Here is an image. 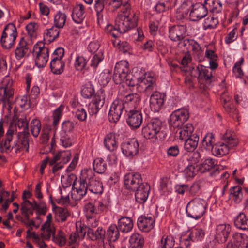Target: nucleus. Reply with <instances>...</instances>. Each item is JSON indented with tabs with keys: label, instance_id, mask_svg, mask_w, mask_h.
Segmentation results:
<instances>
[{
	"label": "nucleus",
	"instance_id": "1",
	"mask_svg": "<svg viewBox=\"0 0 248 248\" xmlns=\"http://www.w3.org/2000/svg\"><path fill=\"white\" fill-rule=\"evenodd\" d=\"M122 13L116 17L115 26L121 33H125L137 26L138 14L131 11L129 3L123 5Z\"/></svg>",
	"mask_w": 248,
	"mask_h": 248
},
{
	"label": "nucleus",
	"instance_id": "2",
	"mask_svg": "<svg viewBox=\"0 0 248 248\" xmlns=\"http://www.w3.org/2000/svg\"><path fill=\"white\" fill-rule=\"evenodd\" d=\"M222 142H218L213 147V154L217 157L227 155L229 151L238 144V140L230 131H226L221 137Z\"/></svg>",
	"mask_w": 248,
	"mask_h": 248
},
{
	"label": "nucleus",
	"instance_id": "3",
	"mask_svg": "<svg viewBox=\"0 0 248 248\" xmlns=\"http://www.w3.org/2000/svg\"><path fill=\"white\" fill-rule=\"evenodd\" d=\"M207 206V202L202 199H195L187 204L186 213L189 217L198 219L205 213Z\"/></svg>",
	"mask_w": 248,
	"mask_h": 248
},
{
	"label": "nucleus",
	"instance_id": "4",
	"mask_svg": "<svg viewBox=\"0 0 248 248\" xmlns=\"http://www.w3.org/2000/svg\"><path fill=\"white\" fill-rule=\"evenodd\" d=\"M17 36V30L14 24L9 23L4 28L2 32L0 43L5 49H10L14 45Z\"/></svg>",
	"mask_w": 248,
	"mask_h": 248
},
{
	"label": "nucleus",
	"instance_id": "5",
	"mask_svg": "<svg viewBox=\"0 0 248 248\" xmlns=\"http://www.w3.org/2000/svg\"><path fill=\"white\" fill-rule=\"evenodd\" d=\"M87 177L86 171L84 170L81 173L80 180L74 182L71 194V197L73 200L80 201L87 193L88 190Z\"/></svg>",
	"mask_w": 248,
	"mask_h": 248
},
{
	"label": "nucleus",
	"instance_id": "6",
	"mask_svg": "<svg viewBox=\"0 0 248 248\" xmlns=\"http://www.w3.org/2000/svg\"><path fill=\"white\" fill-rule=\"evenodd\" d=\"M156 90V78L153 76L145 75L144 77L138 78L137 90L139 92L149 94Z\"/></svg>",
	"mask_w": 248,
	"mask_h": 248
},
{
	"label": "nucleus",
	"instance_id": "7",
	"mask_svg": "<svg viewBox=\"0 0 248 248\" xmlns=\"http://www.w3.org/2000/svg\"><path fill=\"white\" fill-rule=\"evenodd\" d=\"M161 126L160 120L157 118L152 119L143 127L142 134L146 139L156 140L159 136Z\"/></svg>",
	"mask_w": 248,
	"mask_h": 248
},
{
	"label": "nucleus",
	"instance_id": "8",
	"mask_svg": "<svg viewBox=\"0 0 248 248\" xmlns=\"http://www.w3.org/2000/svg\"><path fill=\"white\" fill-rule=\"evenodd\" d=\"M12 86V80L8 79L4 81L2 86L0 87V104L2 103L3 107H6L8 105L11 108L14 94Z\"/></svg>",
	"mask_w": 248,
	"mask_h": 248
},
{
	"label": "nucleus",
	"instance_id": "9",
	"mask_svg": "<svg viewBox=\"0 0 248 248\" xmlns=\"http://www.w3.org/2000/svg\"><path fill=\"white\" fill-rule=\"evenodd\" d=\"M33 53L36 55L35 64L38 67H44L49 57L48 48L42 42L36 44L33 47Z\"/></svg>",
	"mask_w": 248,
	"mask_h": 248
},
{
	"label": "nucleus",
	"instance_id": "10",
	"mask_svg": "<svg viewBox=\"0 0 248 248\" xmlns=\"http://www.w3.org/2000/svg\"><path fill=\"white\" fill-rule=\"evenodd\" d=\"M130 74L128 62L126 61H121L115 65L113 79L116 84H120L124 83Z\"/></svg>",
	"mask_w": 248,
	"mask_h": 248
},
{
	"label": "nucleus",
	"instance_id": "11",
	"mask_svg": "<svg viewBox=\"0 0 248 248\" xmlns=\"http://www.w3.org/2000/svg\"><path fill=\"white\" fill-rule=\"evenodd\" d=\"M188 118L189 113L186 109H178L170 115L169 123L174 128L179 127L183 125Z\"/></svg>",
	"mask_w": 248,
	"mask_h": 248
},
{
	"label": "nucleus",
	"instance_id": "12",
	"mask_svg": "<svg viewBox=\"0 0 248 248\" xmlns=\"http://www.w3.org/2000/svg\"><path fill=\"white\" fill-rule=\"evenodd\" d=\"M125 108L124 103L120 99L115 100L110 108L108 113V119L111 123H116L120 119Z\"/></svg>",
	"mask_w": 248,
	"mask_h": 248
},
{
	"label": "nucleus",
	"instance_id": "13",
	"mask_svg": "<svg viewBox=\"0 0 248 248\" xmlns=\"http://www.w3.org/2000/svg\"><path fill=\"white\" fill-rule=\"evenodd\" d=\"M141 175L139 173H128L124 177V185L126 189L135 191L142 184Z\"/></svg>",
	"mask_w": 248,
	"mask_h": 248
},
{
	"label": "nucleus",
	"instance_id": "14",
	"mask_svg": "<svg viewBox=\"0 0 248 248\" xmlns=\"http://www.w3.org/2000/svg\"><path fill=\"white\" fill-rule=\"evenodd\" d=\"M88 190L94 194H101L103 191L102 183L94 177L91 170H85Z\"/></svg>",
	"mask_w": 248,
	"mask_h": 248
},
{
	"label": "nucleus",
	"instance_id": "15",
	"mask_svg": "<svg viewBox=\"0 0 248 248\" xmlns=\"http://www.w3.org/2000/svg\"><path fill=\"white\" fill-rule=\"evenodd\" d=\"M139 149L138 140L135 138L124 141L121 144V149L123 154L127 157L136 155Z\"/></svg>",
	"mask_w": 248,
	"mask_h": 248
},
{
	"label": "nucleus",
	"instance_id": "16",
	"mask_svg": "<svg viewBox=\"0 0 248 248\" xmlns=\"http://www.w3.org/2000/svg\"><path fill=\"white\" fill-rule=\"evenodd\" d=\"M124 111L127 113L126 119L127 124L132 128H139L142 122L141 112L137 109H128L127 108H126Z\"/></svg>",
	"mask_w": 248,
	"mask_h": 248
},
{
	"label": "nucleus",
	"instance_id": "17",
	"mask_svg": "<svg viewBox=\"0 0 248 248\" xmlns=\"http://www.w3.org/2000/svg\"><path fill=\"white\" fill-rule=\"evenodd\" d=\"M150 98V107L154 112H158L162 108L166 95L156 90L153 91Z\"/></svg>",
	"mask_w": 248,
	"mask_h": 248
},
{
	"label": "nucleus",
	"instance_id": "18",
	"mask_svg": "<svg viewBox=\"0 0 248 248\" xmlns=\"http://www.w3.org/2000/svg\"><path fill=\"white\" fill-rule=\"evenodd\" d=\"M105 100V94L98 93L88 106V111L90 115H96L103 106Z\"/></svg>",
	"mask_w": 248,
	"mask_h": 248
},
{
	"label": "nucleus",
	"instance_id": "19",
	"mask_svg": "<svg viewBox=\"0 0 248 248\" xmlns=\"http://www.w3.org/2000/svg\"><path fill=\"white\" fill-rule=\"evenodd\" d=\"M186 25H177L171 27L169 30V37L172 41H179L186 36Z\"/></svg>",
	"mask_w": 248,
	"mask_h": 248
},
{
	"label": "nucleus",
	"instance_id": "20",
	"mask_svg": "<svg viewBox=\"0 0 248 248\" xmlns=\"http://www.w3.org/2000/svg\"><path fill=\"white\" fill-rule=\"evenodd\" d=\"M155 219L151 216H141L138 219L137 225L140 230L148 232L154 227Z\"/></svg>",
	"mask_w": 248,
	"mask_h": 248
},
{
	"label": "nucleus",
	"instance_id": "21",
	"mask_svg": "<svg viewBox=\"0 0 248 248\" xmlns=\"http://www.w3.org/2000/svg\"><path fill=\"white\" fill-rule=\"evenodd\" d=\"M216 231L215 239L219 243H224L230 233L231 227L229 224H219L217 226Z\"/></svg>",
	"mask_w": 248,
	"mask_h": 248
},
{
	"label": "nucleus",
	"instance_id": "22",
	"mask_svg": "<svg viewBox=\"0 0 248 248\" xmlns=\"http://www.w3.org/2000/svg\"><path fill=\"white\" fill-rule=\"evenodd\" d=\"M30 45L26 42L24 37H22L15 50V55L17 60H20L28 56L31 51Z\"/></svg>",
	"mask_w": 248,
	"mask_h": 248
},
{
	"label": "nucleus",
	"instance_id": "23",
	"mask_svg": "<svg viewBox=\"0 0 248 248\" xmlns=\"http://www.w3.org/2000/svg\"><path fill=\"white\" fill-rule=\"evenodd\" d=\"M150 187L147 183H142L135 191L136 201L140 203H144L147 199Z\"/></svg>",
	"mask_w": 248,
	"mask_h": 248
},
{
	"label": "nucleus",
	"instance_id": "24",
	"mask_svg": "<svg viewBox=\"0 0 248 248\" xmlns=\"http://www.w3.org/2000/svg\"><path fill=\"white\" fill-rule=\"evenodd\" d=\"M208 11L206 7L202 4L198 3L193 6L190 13V16L192 20H198L205 17Z\"/></svg>",
	"mask_w": 248,
	"mask_h": 248
},
{
	"label": "nucleus",
	"instance_id": "25",
	"mask_svg": "<svg viewBox=\"0 0 248 248\" xmlns=\"http://www.w3.org/2000/svg\"><path fill=\"white\" fill-rule=\"evenodd\" d=\"M72 18L76 23H81L85 17V8L82 4L75 6L72 10Z\"/></svg>",
	"mask_w": 248,
	"mask_h": 248
},
{
	"label": "nucleus",
	"instance_id": "26",
	"mask_svg": "<svg viewBox=\"0 0 248 248\" xmlns=\"http://www.w3.org/2000/svg\"><path fill=\"white\" fill-rule=\"evenodd\" d=\"M176 132V136L181 140H185L189 137L192 136L194 131V127L192 124H184Z\"/></svg>",
	"mask_w": 248,
	"mask_h": 248
},
{
	"label": "nucleus",
	"instance_id": "27",
	"mask_svg": "<svg viewBox=\"0 0 248 248\" xmlns=\"http://www.w3.org/2000/svg\"><path fill=\"white\" fill-rule=\"evenodd\" d=\"M185 154L182 157V161L184 164L194 165L199 162L201 158V155L199 152H189Z\"/></svg>",
	"mask_w": 248,
	"mask_h": 248
},
{
	"label": "nucleus",
	"instance_id": "28",
	"mask_svg": "<svg viewBox=\"0 0 248 248\" xmlns=\"http://www.w3.org/2000/svg\"><path fill=\"white\" fill-rule=\"evenodd\" d=\"M133 222L131 218L124 217L118 220V227L120 231L123 232H128L133 228Z\"/></svg>",
	"mask_w": 248,
	"mask_h": 248
},
{
	"label": "nucleus",
	"instance_id": "29",
	"mask_svg": "<svg viewBox=\"0 0 248 248\" xmlns=\"http://www.w3.org/2000/svg\"><path fill=\"white\" fill-rule=\"evenodd\" d=\"M141 101L140 96L137 93L129 94L124 98V104L131 108L130 109H136Z\"/></svg>",
	"mask_w": 248,
	"mask_h": 248
},
{
	"label": "nucleus",
	"instance_id": "30",
	"mask_svg": "<svg viewBox=\"0 0 248 248\" xmlns=\"http://www.w3.org/2000/svg\"><path fill=\"white\" fill-rule=\"evenodd\" d=\"M232 237L237 248H248V236L246 234L235 233L233 234Z\"/></svg>",
	"mask_w": 248,
	"mask_h": 248
},
{
	"label": "nucleus",
	"instance_id": "31",
	"mask_svg": "<svg viewBox=\"0 0 248 248\" xmlns=\"http://www.w3.org/2000/svg\"><path fill=\"white\" fill-rule=\"evenodd\" d=\"M87 234L92 240H103L105 238L106 231L102 227H99L95 229L88 228Z\"/></svg>",
	"mask_w": 248,
	"mask_h": 248
},
{
	"label": "nucleus",
	"instance_id": "32",
	"mask_svg": "<svg viewBox=\"0 0 248 248\" xmlns=\"http://www.w3.org/2000/svg\"><path fill=\"white\" fill-rule=\"evenodd\" d=\"M130 248H142L144 239L142 235L138 233H133L130 237Z\"/></svg>",
	"mask_w": 248,
	"mask_h": 248
},
{
	"label": "nucleus",
	"instance_id": "33",
	"mask_svg": "<svg viewBox=\"0 0 248 248\" xmlns=\"http://www.w3.org/2000/svg\"><path fill=\"white\" fill-rule=\"evenodd\" d=\"M234 224L236 227L243 230H248V217L243 213H240L235 218Z\"/></svg>",
	"mask_w": 248,
	"mask_h": 248
},
{
	"label": "nucleus",
	"instance_id": "34",
	"mask_svg": "<svg viewBox=\"0 0 248 248\" xmlns=\"http://www.w3.org/2000/svg\"><path fill=\"white\" fill-rule=\"evenodd\" d=\"M199 138L197 134H194L187 138L185 141L184 148L188 152L193 151L197 147Z\"/></svg>",
	"mask_w": 248,
	"mask_h": 248
},
{
	"label": "nucleus",
	"instance_id": "35",
	"mask_svg": "<svg viewBox=\"0 0 248 248\" xmlns=\"http://www.w3.org/2000/svg\"><path fill=\"white\" fill-rule=\"evenodd\" d=\"M106 148L110 151L116 150L118 147L114 134L110 133L107 134L104 140Z\"/></svg>",
	"mask_w": 248,
	"mask_h": 248
},
{
	"label": "nucleus",
	"instance_id": "36",
	"mask_svg": "<svg viewBox=\"0 0 248 248\" xmlns=\"http://www.w3.org/2000/svg\"><path fill=\"white\" fill-rule=\"evenodd\" d=\"M65 64L63 62L57 58H52L50 64L51 71L55 74H61L64 70Z\"/></svg>",
	"mask_w": 248,
	"mask_h": 248
},
{
	"label": "nucleus",
	"instance_id": "37",
	"mask_svg": "<svg viewBox=\"0 0 248 248\" xmlns=\"http://www.w3.org/2000/svg\"><path fill=\"white\" fill-rule=\"evenodd\" d=\"M29 131L19 132L17 134L18 142L26 152L29 151Z\"/></svg>",
	"mask_w": 248,
	"mask_h": 248
},
{
	"label": "nucleus",
	"instance_id": "38",
	"mask_svg": "<svg viewBox=\"0 0 248 248\" xmlns=\"http://www.w3.org/2000/svg\"><path fill=\"white\" fill-rule=\"evenodd\" d=\"M60 30L55 26L50 29H46L44 31V36L49 42L56 39L59 36Z\"/></svg>",
	"mask_w": 248,
	"mask_h": 248
},
{
	"label": "nucleus",
	"instance_id": "39",
	"mask_svg": "<svg viewBox=\"0 0 248 248\" xmlns=\"http://www.w3.org/2000/svg\"><path fill=\"white\" fill-rule=\"evenodd\" d=\"M120 230L115 224H111L108 228L107 235L110 241L115 242L118 240L120 236Z\"/></svg>",
	"mask_w": 248,
	"mask_h": 248
},
{
	"label": "nucleus",
	"instance_id": "40",
	"mask_svg": "<svg viewBox=\"0 0 248 248\" xmlns=\"http://www.w3.org/2000/svg\"><path fill=\"white\" fill-rule=\"evenodd\" d=\"M195 71L198 73V78L205 80H209L212 76L211 71L206 67L202 65H199L196 67Z\"/></svg>",
	"mask_w": 248,
	"mask_h": 248
},
{
	"label": "nucleus",
	"instance_id": "41",
	"mask_svg": "<svg viewBox=\"0 0 248 248\" xmlns=\"http://www.w3.org/2000/svg\"><path fill=\"white\" fill-rule=\"evenodd\" d=\"M93 169L98 173H103L107 169V164L102 158H97L93 162Z\"/></svg>",
	"mask_w": 248,
	"mask_h": 248
},
{
	"label": "nucleus",
	"instance_id": "42",
	"mask_svg": "<svg viewBox=\"0 0 248 248\" xmlns=\"http://www.w3.org/2000/svg\"><path fill=\"white\" fill-rule=\"evenodd\" d=\"M66 15L65 13L58 12L54 16V23L56 27L62 28L65 25L66 20Z\"/></svg>",
	"mask_w": 248,
	"mask_h": 248
},
{
	"label": "nucleus",
	"instance_id": "43",
	"mask_svg": "<svg viewBox=\"0 0 248 248\" xmlns=\"http://www.w3.org/2000/svg\"><path fill=\"white\" fill-rule=\"evenodd\" d=\"M230 195L236 203L239 202L242 199V193L241 187L236 186L231 187L230 189Z\"/></svg>",
	"mask_w": 248,
	"mask_h": 248
},
{
	"label": "nucleus",
	"instance_id": "44",
	"mask_svg": "<svg viewBox=\"0 0 248 248\" xmlns=\"http://www.w3.org/2000/svg\"><path fill=\"white\" fill-rule=\"evenodd\" d=\"M244 63V58L241 57L234 65L232 72L236 78H242L244 76V72L242 69L241 65Z\"/></svg>",
	"mask_w": 248,
	"mask_h": 248
},
{
	"label": "nucleus",
	"instance_id": "45",
	"mask_svg": "<svg viewBox=\"0 0 248 248\" xmlns=\"http://www.w3.org/2000/svg\"><path fill=\"white\" fill-rule=\"evenodd\" d=\"M31 131L33 136L38 137L41 130V124L40 121L36 119H33L30 124Z\"/></svg>",
	"mask_w": 248,
	"mask_h": 248
},
{
	"label": "nucleus",
	"instance_id": "46",
	"mask_svg": "<svg viewBox=\"0 0 248 248\" xmlns=\"http://www.w3.org/2000/svg\"><path fill=\"white\" fill-rule=\"evenodd\" d=\"M94 203L96 207V214L106 212L108 209V203L106 200H97Z\"/></svg>",
	"mask_w": 248,
	"mask_h": 248
},
{
	"label": "nucleus",
	"instance_id": "47",
	"mask_svg": "<svg viewBox=\"0 0 248 248\" xmlns=\"http://www.w3.org/2000/svg\"><path fill=\"white\" fill-rule=\"evenodd\" d=\"M216 165L217 162L215 160L213 159H207L202 163L200 169L202 172L209 171L213 168H216L217 170V166Z\"/></svg>",
	"mask_w": 248,
	"mask_h": 248
},
{
	"label": "nucleus",
	"instance_id": "48",
	"mask_svg": "<svg viewBox=\"0 0 248 248\" xmlns=\"http://www.w3.org/2000/svg\"><path fill=\"white\" fill-rule=\"evenodd\" d=\"M174 245V240L171 236H163L161 240L159 248H172Z\"/></svg>",
	"mask_w": 248,
	"mask_h": 248
},
{
	"label": "nucleus",
	"instance_id": "49",
	"mask_svg": "<svg viewBox=\"0 0 248 248\" xmlns=\"http://www.w3.org/2000/svg\"><path fill=\"white\" fill-rule=\"evenodd\" d=\"M218 23V20L217 17L213 16H209L207 17L203 23L204 29H213L215 28Z\"/></svg>",
	"mask_w": 248,
	"mask_h": 248
},
{
	"label": "nucleus",
	"instance_id": "50",
	"mask_svg": "<svg viewBox=\"0 0 248 248\" xmlns=\"http://www.w3.org/2000/svg\"><path fill=\"white\" fill-rule=\"evenodd\" d=\"M105 0H95V9L96 12V16L97 20L99 21L103 18L102 12L104 8Z\"/></svg>",
	"mask_w": 248,
	"mask_h": 248
},
{
	"label": "nucleus",
	"instance_id": "51",
	"mask_svg": "<svg viewBox=\"0 0 248 248\" xmlns=\"http://www.w3.org/2000/svg\"><path fill=\"white\" fill-rule=\"evenodd\" d=\"M53 241L60 246H64L66 242L65 234L61 230L59 231L58 234L55 236L53 234Z\"/></svg>",
	"mask_w": 248,
	"mask_h": 248
},
{
	"label": "nucleus",
	"instance_id": "52",
	"mask_svg": "<svg viewBox=\"0 0 248 248\" xmlns=\"http://www.w3.org/2000/svg\"><path fill=\"white\" fill-rule=\"evenodd\" d=\"M84 211L87 219H92L96 214V207L94 203H88L84 207Z\"/></svg>",
	"mask_w": 248,
	"mask_h": 248
},
{
	"label": "nucleus",
	"instance_id": "53",
	"mask_svg": "<svg viewBox=\"0 0 248 248\" xmlns=\"http://www.w3.org/2000/svg\"><path fill=\"white\" fill-rule=\"evenodd\" d=\"M214 142L215 138L213 133L207 134L202 140L203 145L206 146L208 149H210L211 148H212V149H213V147L214 146L213 145Z\"/></svg>",
	"mask_w": 248,
	"mask_h": 248
},
{
	"label": "nucleus",
	"instance_id": "54",
	"mask_svg": "<svg viewBox=\"0 0 248 248\" xmlns=\"http://www.w3.org/2000/svg\"><path fill=\"white\" fill-rule=\"evenodd\" d=\"M114 46H118L120 51L126 53L130 49L129 44L126 42H122L119 40H112Z\"/></svg>",
	"mask_w": 248,
	"mask_h": 248
},
{
	"label": "nucleus",
	"instance_id": "55",
	"mask_svg": "<svg viewBox=\"0 0 248 248\" xmlns=\"http://www.w3.org/2000/svg\"><path fill=\"white\" fill-rule=\"evenodd\" d=\"M26 30L28 35L31 38H35L37 35L38 24L35 22H31L26 25Z\"/></svg>",
	"mask_w": 248,
	"mask_h": 248
},
{
	"label": "nucleus",
	"instance_id": "56",
	"mask_svg": "<svg viewBox=\"0 0 248 248\" xmlns=\"http://www.w3.org/2000/svg\"><path fill=\"white\" fill-rule=\"evenodd\" d=\"M60 140L62 145L65 147L71 146L73 143V140L71 139L70 135L64 132L61 133Z\"/></svg>",
	"mask_w": 248,
	"mask_h": 248
},
{
	"label": "nucleus",
	"instance_id": "57",
	"mask_svg": "<svg viewBox=\"0 0 248 248\" xmlns=\"http://www.w3.org/2000/svg\"><path fill=\"white\" fill-rule=\"evenodd\" d=\"M33 207V202H32L29 200L23 201L21 208L22 214H24L25 216H28L30 210L31 209L34 210Z\"/></svg>",
	"mask_w": 248,
	"mask_h": 248
},
{
	"label": "nucleus",
	"instance_id": "58",
	"mask_svg": "<svg viewBox=\"0 0 248 248\" xmlns=\"http://www.w3.org/2000/svg\"><path fill=\"white\" fill-rule=\"evenodd\" d=\"M103 52L100 50L93 57L90 63L91 66L93 68H96L99 62L103 60Z\"/></svg>",
	"mask_w": 248,
	"mask_h": 248
},
{
	"label": "nucleus",
	"instance_id": "59",
	"mask_svg": "<svg viewBox=\"0 0 248 248\" xmlns=\"http://www.w3.org/2000/svg\"><path fill=\"white\" fill-rule=\"evenodd\" d=\"M33 209L36 210V213L40 215H45L47 208L44 202L41 201L39 203H37L35 201H33Z\"/></svg>",
	"mask_w": 248,
	"mask_h": 248
},
{
	"label": "nucleus",
	"instance_id": "60",
	"mask_svg": "<svg viewBox=\"0 0 248 248\" xmlns=\"http://www.w3.org/2000/svg\"><path fill=\"white\" fill-rule=\"evenodd\" d=\"M194 240H201L204 236V232L201 228H196L189 233Z\"/></svg>",
	"mask_w": 248,
	"mask_h": 248
},
{
	"label": "nucleus",
	"instance_id": "61",
	"mask_svg": "<svg viewBox=\"0 0 248 248\" xmlns=\"http://www.w3.org/2000/svg\"><path fill=\"white\" fill-rule=\"evenodd\" d=\"M105 31L107 34L113 37L114 38V40L117 39L116 38L121 33L115 25V27L111 25H107L105 29Z\"/></svg>",
	"mask_w": 248,
	"mask_h": 248
},
{
	"label": "nucleus",
	"instance_id": "62",
	"mask_svg": "<svg viewBox=\"0 0 248 248\" xmlns=\"http://www.w3.org/2000/svg\"><path fill=\"white\" fill-rule=\"evenodd\" d=\"M192 240L193 239L190 234L182 235L180 239V247L187 248L191 245Z\"/></svg>",
	"mask_w": 248,
	"mask_h": 248
},
{
	"label": "nucleus",
	"instance_id": "63",
	"mask_svg": "<svg viewBox=\"0 0 248 248\" xmlns=\"http://www.w3.org/2000/svg\"><path fill=\"white\" fill-rule=\"evenodd\" d=\"M183 173L186 178H193L196 175L195 166L187 165V166L184 170Z\"/></svg>",
	"mask_w": 248,
	"mask_h": 248
},
{
	"label": "nucleus",
	"instance_id": "64",
	"mask_svg": "<svg viewBox=\"0 0 248 248\" xmlns=\"http://www.w3.org/2000/svg\"><path fill=\"white\" fill-rule=\"evenodd\" d=\"M237 30L236 27L230 31L225 37V42L229 44L235 41L237 38Z\"/></svg>",
	"mask_w": 248,
	"mask_h": 248
}]
</instances>
